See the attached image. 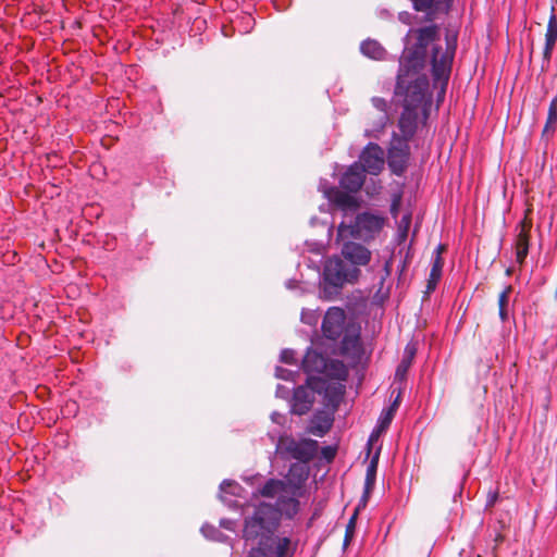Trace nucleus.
I'll return each instance as SVG.
<instances>
[{"label": "nucleus", "instance_id": "f257e3e1", "mask_svg": "<svg viewBox=\"0 0 557 557\" xmlns=\"http://www.w3.org/2000/svg\"><path fill=\"white\" fill-rule=\"evenodd\" d=\"M440 38V27L430 24L422 27H411L404 37V50L399 58L397 79L414 81L428 78L423 72L426 65V49L432 45L431 72L435 84L445 87L451 72V65L457 48V35L447 34L446 48L442 49L435 42Z\"/></svg>", "mask_w": 557, "mask_h": 557}, {"label": "nucleus", "instance_id": "f03ea898", "mask_svg": "<svg viewBox=\"0 0 557 557\" xmlns=\"http://www.w3.org/2000/svg\"><path fill=\"white\" fill-rule=\"evenodd\" d=\"M429 78L414 81L397 79L394 89L396 103L403 108L398 119V129L406 137H414L419 125L429 119L431 99Z\"/></svg>", "mask_w": 557, "mask_h": 557}, {"label": "nucleus", "instance_id": "7ed1b4c3", "mask_svg": "<svg viewBox=\"0 0 557 557\" xmlns=\"http://www.w3.org/2000/svg\"><path fill=\"white\" fill-rule=\"evenodd\" d=\"M323 336L330 341L341 338L339 354L356 364L360 362L363 348L360 342V330L346 322V313L341 307H330L322 320Z\"/></svg>", "mask_w": 557, "mask_h": 557}, {"label": "nucleus", "instance_id": "20e7f679", "mask_svg": "<svg viewBox=\"0 0 557 557\" xmlns=\"http://www.w3.org/2000/svg\"><path fill=\"white\" fill-rule=\"evenodd\" d=\"M280 527V519L274 506L269 503L258 504L252 513L244 521L243 537L247 543L262 546H275L281 536L275 532Z\"/></svg>", "mask_w": 557, "mask_h": 557}, {"label": "nucleus", "instance_id": "39448f33", "mask_svg": "<svg viewBox=\"0 0 557 557\" xmlns=\"http://www.w3.org/2000/svg\"><path fill=\"white\" fill-rule=\"evenodd\" d=\"M360 275V270L348 264L338 257L329 258L320 281V297L334 300L342 292L345 283H354Z\"/></svg>", "mask_w": 557, "mask_h": 557}, {"label": "nucleus", "instance_id": "423d86ee", "mask_svg": "<svg viewBox=\"0 0 557 557\" xmlns=\"http://www.w3.org/2000/svg\"><path fill=\"white\" fill-rule=\"evenodd\" d=\"M289 475L297 476V483L290 484L287 493L281 494L273 505L280 520L282 516L293 519L298 513L300 505L298 497L301 495L300 486L307 480L308 472L304 466L293 465L289 468Z\"/></svg>", "mask_w": 557, "mask_h": 557}, {"label": "nucleus", "instance_id": "0eeeda50", "mask_svg": "<svg viewBox=\"0 0 557 557\" xmlns=\"http://www.w3.org/2000/svg\"><path fill=\"white\" fill-rule=\"evenodd\" d=\"M318 442L311 438L295 440L292 436H281L276 444V453L284 459H296L308 462L317 455Z\"/></svg>", "mask_w": 557, "mask_h": 557}, {"label": "nucleus", "instance_id": "6e6552de", "mask_svg": "<svg viewBox=\"0 0 557 557\" xmlns=\"http://www.w3.org/2000/svg\"><path fill=\"white\" fill-rule=\"evenodd\" d=\"M307 383L315 388L318 394L323 395L326 407L331 408L333 412L337 410L345 394L344 384L321 376H309Z\"/></svg>", "mask_w": 557, "mask_h": 557}, {"label": "nucleus", "instance_id": "1a4fd4ad", "mask_svg": "<svg viewBox=\"0 0 557 557\" xmlns=\"http://www.w3.org/2000/svg\"><path fill=\"white\" fill-rule=\"evenodd\" d=\"M384 219L370 212L358 213L350 227V235L357 239L369 240L383 227Z\"/></svg>", "mask_w": 557, "mask_h": 557}, {"label": "nucleus", "instance_id": "9d476101", "mask_svg": "<svg viewBox=\"0 0 557 557\" xmlns=\"http://www.w3.org/2000/svg\"><path fill=\"white\" fill-rule=\"evenodd\" d=\"M364 173L377 175L384 168V150L375 143H369L360 153L358 161Z\"/></svg>", "mask_w": 557, "mask_h": 557}, {"label": "nucleus", "instance_id": "9b49d317", "mask_svg": "<svg viewBox=\"0 0 557 557\" xmlns=\"http://www.w3.org/2000/svg\"><path fill=\"white\" fill-rule=\"evenodd\" d=\"M317 391L307 382L294 388L290 398V412L297 416L306 414L312 408Z\"/></svg>", "mask_w": 557, "mask_h": 557}, {"label": "nucleus", "instance_id": "f8f14e48", "mask_svg": "<svg viewBox=\"0 0 557 557\" xmlns=\"http://www.w3.org/2000/svg\"><path fill=\"white\" fill-rule=\"evenodd\" d=\"M290 544V539L283 536L277 540L275 546H252L246 557H292Z\"/></svg>", "mask_w": 557, "mask_h": 557}, {"label": "nucleus", "instance_id": "ddd939ff", "mask_svg": "<svg viewBox=\"0 0 557 557\" xmlns=\"http://www.w3.org/2000/svg\"><path fill=\"white\" fill-rule=\"evenodd\" d=\"M342 255L346 261L350 264L348 267H359L367 265L371 260V251L363 245L347 242L342 247Z\"/></svg>", "mask_w": 557, "mask_h": 557}, {"label": "nucleus", "instance_id": "4468645a", "mask_svg": "<svg viewBox=\"0 0 557 557\" xmlns=\"http://www.w3.org/2000/svg\"><path fill=\"white\" fill-rule=\"evenodd\" d=\"M364 180V169L359 162H354L342 175L339 186L348 193H357L362 187Z\"/></svg>", "mask_w": 557, "mask_h": 557}, {"label": "nucleus", "instance_id": "2eb2a0df", "mask_svg": "<svg viewBox=\"0 0 557 557\" xmlns=\"http://www.w3.org/2000/svg\"><path fill=\"white\" fill-rule=\"evenodd\" d=\"M327 360V356L319 352L315 349L308 348L301 360V369L305 373H307V377L317 376L315 374H323Z\"/></svg>", "mask_w": 557, "mask_h": 557}, {"label": "nucleus", "instance_id": "dca6fc26", "mask_svg": "<svg viewBox=\"0 0 557 557\" xmlns=\"http://www.w3.org/2000/svg\"><path fill=\"white\" fill-rule=\"evenodd\" d=\"M413 9L419 12H425L428 22H432L436 12L447 13L451 5V0H410Z\"/></svg>", "mask_w": 557, "mask_h": 557}, {"label": "nucleus", "instance_id": "f3484780", "mask_svg": "<svg viewBox=\"0 0 557 557\" xmlns=\"http://www.w3.org/2000/svg\"><path fill=\"white\" fill-rule=\"evenodd\" d=\"M332 414L325 411L315 412L308 425V432L315 436H324L333 425Z\"/></svg>", "mask_w": 557, "mask_h": 557}, {"label": "nucleus", "instance_id": "a211bd4d", "mask_svg": "<svg viewBox=\"0 0 557 557\" xmlns=\"http://www.w3.org/2000/svg\"><path fill=\"white\" fill-rule=\"evenodd\" d=\"M289 483L280 479H269L258 488V494L265 498L278 497L283 493H287Z\"/></svg>", "mask_w": 557, "mask_h": 557}, {"label": "nucleus", "instance_id": "6ab92c4d", "mask_svg": "<svg viewBox=\"0 0 557 557\" xmlns=\"http://www.w3.org/2000/svg\"><path fill=\"white\" fill-rule=\"evenodd\" d=\"M323 375L325 376L324 379L336 380L335 382L346 381L348 369L343 361L329 358Z\"/></svg>", "mask_w": 557, "mask_h": 557}, {"label": "nucleus", "instance_id": "aec40b11", "mask_svg": "<svg viewBox=\"0 0 557 557\" xmlns=\"http://www.w3.org/2000/svg\"><path fill=\"white\" fill-rule=\"evenodd\" d=\"M410 153L391 151L387 152V164L392 173L400 176L405 173Z\"/></svg>", "mask_w": 557, "mask_h": 557}, {"label": "nucleus", "instance_id": "412c9836", "mask_svg": "<svg viewBox=\"0 0 557 557\" xmlns=\"http://www.w3.org/2000/svg\"><path fill=\"white\" fill-rule=\"evenodd\" d=\"M361 53L373 60H383L386 54L384 47L374 39H366L360 44Z\"/></svg>", "mask_w": 557, "mask_h": 557}, {"label": "nucleus", "instance_id": "4be33fe9", "mask_svg": "<svg viewBox=\"0 0 557 557\" xmlns=\"http://www.w3.org/2000/svg\"><path fill=\"white\" fill-rule=\"evenodd\" d=\"M325 196L343 209L356 207V200L346 190L343 191L337 189L336 187H331L329 190L325 191Z\"/></svg>", "mask_w": 557, "mask_h": 557}, {"label": "nucleus", "instance_id": "5701e85b", "mask_svg": "<svg viewBox=\"0 0 557 557\" xmlns=\"http://www.w3.org/2000/svg\"><path fill=\"white\" fill-rule=\"evenodd\" d=\"M557 40V18L555 14H552L547 24L545 34V48L544 55L548 58Z\"/></svg>", "mask_w": 557, "mask_h": 557}, {"label": "nucleus", "instance_id": "b1692460", "mask_svg": "<svg viewBox=\"0 0 557 557\" xmlns=\"http://www.w3.org/2000/svg\"><path fill=\"white\" fill-rule=\"evenodd\" d=\"M443 264V258L435 257L434 260L432 261V268L430 271V276L426 285L428 292H432L435 289L438 281L442 277Z\"/></svg>", "mask_w": 557, "mask_h": 557}, {"label": "nucleus", "instance_id": "393cba45", "mask_svg": "<svg viewBox=\"0 0 557 557\" xmlns=\"http://www.w3.org/2000/svg\"><path fill=\"white\" fill-rule=\"evenodd\" d=\"M201 533L206 539H208L210 541H214V542H219V543H227L230 541L228 535H226L222 531H220L219 528H216L212 524H209V523H205L201 527Z\"/></svg>", "mask_w": 557, "mask_h": 557}, {"label": "nucleus", "instance_id": "a878e982", "mask_svg": "<svg viewBox=\"0 0 557 557\" xmlns=\"http://www.w3.org/2000/svg\"><path fill=\"white\" fill-rule=\"evenodd\" d=\"M242 486L232 480H223L220 484V498L222 502L226 503L228 506H232L231 503L227 502L224 494H230L233 496H239L242 492Z\"/></svg>", "mask_w": 557, "mask_h": 557}, {"label": "nucleus", "instance_id": "bb28decb", "mask_svg": "<svg viewBox=\"0 0 557 557\" xmlns=\"http://www.w3.org/2000/svg\"><path fill=\"white\" fill-rule=\"evenodd\" d=\"M529 253V235L524 230H521L517 238V252L516 259L519 263H523Z\"/></svg>", "mask_w": 557, "mask_h": 557}, {"label": "nucleus", "instance_id": "cd10ccee", "mask_svg": "<svg viewBox=\"0 0 557 557\" xmlns=\"http://www.w3.org/2000/svg\"><path fill=\"white\" fill-rule=\"evenodd\" d=\"M413 137H406L403 134L398 135L397 133H393L388 150L410 153L409 141Z\"/></svg>", "mask_w": 557, "mask_h": 557}, {"label": "nucleus", "instance_id": "c85d7f7f", "mask_svg": "<svg viewBox=\"0 0 557 557\" xmlns=\"http://www.w3.org/2000/svg\"><path fill=\"white\" fill-rule=\"evenodd\" d=\"M380 453H381V449L379 448L371 457V460L367 467L366 479H364V483H367V487L375 485Z\"/></svg>", "mask_w": 557, "mask_h": 557}, {"label": "nucleus", "instance_id": "c756f323", "mask_svg": "<svg viewBox=\"0 0 557 557\" xmlns=\"http://www.w3.org/2000/svg\"><path fill=\"white\" fill-rule=\"evenodd\" d=\"M399 398H400V394H398L395 398V400L392 403V405L384 409L379 418V426L382 429V430H385L389 426L392 420H393V417L398 408V405H399Z\"/></svg>", "mask_w": 557, "mask_h": 557}, {"label": "nucleus", "instance_id": "7c9ffc66", "mask_svg": "<svg viewBox=\"0 0 557 557\" xmlns=\"http://www.w3.org/2000/svg\"><path fill=\"white\" fill-rule=\"evenodd\" d=\"M512 287L510 285L506 286L504 290L498 296V315L502 322L508 321L509 314L507 311L509 295L511 293Z\"/></svg>", "mask_w": 557, "mask_h": 557}, {"label": "nucleus", "instance_id": "2f4dec72", "mask_svg": "<svg viewBox=\"0 0 557 557\" xmlns=\"http://www.w3.org/2000/svg\"><path fill=\"white\" fill-rule=\"evenodd\" d=\"M388 121V113H379V116L373 122L372 127L366 129V136L377 138L379 134L384 131Z\"/></svg>", "mask_w": 557, "mask_h": 557}, {"label": "nucleus", "instance_id": "473e14b6", "mask_svg": "<svg viewBox=\"0 0 557 557\" xmlns=\"http://www.w3.org/2000/svg\"><path fill=\"white\" fill-rule=\"evenodd\" d=\"M555 122H557V97H555L549 103L544 132H547L550 128V125Z\"/></svg>", "mask_w": 557, "mask_h": 557}, {"label": "nucleus", "instance_id": "72a5a7b5", "mask_svg": "<svg viewBox=\"0 0 557 557\" xmlns=\"http://www.w3.org/2000/svg\"><path fill=\"white\" fill-rule=\"evenodd\" d=\"M319 313L317 312V310H311V309H302L301 311V315H300V319H301V322L305 323V324H308V325H317L318 321H319Z\"/></svg>", "mask_w": 557, "mask_h": 557}, {"label": "nucleus", "instance_id": "f704fd0d", "mask_svg": "<svg viewBox=\"0 0 557 557\" xmlns=\"http://www.w3.org/2000/svg\"><path fill=\"white\" fill-rule=\"evenodd\" d=\"M411 364V356H408L407 358H403V360L400 361V363L398 364L397 369H396V377L403 380L405 379L407 372H408V369Z\"/></svg>", "mask_w": 557, "mask_h": 557}, {"label": "nucleus", "instance_id": "c9c22d12", "mask_svg": "<svg viewBox=\"0 0 557 557\" xmlns=\"http://www.w3.org/2000/svg\"><path fill=\"white\" fill-rule=\"evenodd\" d=\"M356 516H357V513H354V516L349 519L348 524L346 527L345 537H344V543H343L344 546H347L354 536L355 527H356Z\"/></svg>", "mask_w": 557, "mask_h": 557}, {"label": "nucleus", "instance_id": "e433bc0d", "mask_svg": "<svg viewBox=\"0 0 557 557\" xmlns=\"http://www.w3.org/2000/svg\"><path fill=\"white\" fill-rule=\"evenodd\" d=\"M296 372H293L288 369L276 367L275 369V376L277 379L284 380V381H295Z\"/></svg>", "mask_w": 557, "mask_h": 557}, {"label": "nucleus", "instance_id": "4c0bfd02", "mask_svg": "<svg viewBox=\"0 0 557 557\" xmlns=\"http://www.w3.org/2000/svg\"><path fill=\"white\" fill-rule=\"evenodd\" d=\"M296 352L293 349L285 348L281 351L280 360L284 363L293 364L296 363Z\"/></svg>", "mask_w": 557, "mask_h": 557}, {"label": "nucleus", "instance_id": "58836bf2", "mask_svg": "<svg viewBox=\"0 0 557 557\" xmlns=\"http://www.w3.org/2000/svg\"><path fill=\"white\" fill-rule=\"evenodd\" d=\"M372 106L380 112V113H387V101L382 97H373L371 99Z\"/></svg>", "mask_w": 557, "mask_h": 557}, {"label": "nucleus", "instance_id": "ea45409f", "mask_svg": "<svg viewBox=\"0 0 557 557\" xmlns=\"http://www.w3.org/2000/svg\"><path fill=\"white\" fill-rule=\"evenodd\" d=\"M391 271H392V263H391V260H386L384 262V265H383V275L381 276L380 278V287L383 286L386 277H388L391 275Z\"/></svg>", "mask_w": 557, "mask_h": 557}, {"label": "nucleus", "instance_id": "a19ab883", "mask_svg": "<svg viewBox=\"0 0 557 557\" xmlns=\"http://www.w3.org/2000/svg\"><path fill=\"white\" fill-rule=\"evenodd\" d=\"M275 395H276V397H280V398H283V399H288L289 395H290V391H289L288 387H286V386H284L282 384H278L276 386Z\"/></svg>", "mask_w": 557, "mask_h": 557}, {"label": "nucleus", "instance_id": "79ce46f5", "mask_svg": "<svg viewBox=\"0 0 557 557\" xmlns=\"http://www.w3.org/2000/svg\"><path fill=\"white\" fill-rule=\"evenodd\" d=\"M374 486H369L367 487V483H364V486H363V493H362V496L360 498V502H359V507L360 506H366L372 491H373Z\"/></svg>", "mask_w": 557, "mask_h": 557}, {"label": "nucleus", "instance_id": "37998d69", "mask_svg": "<svg viewBox=\"0 0 557 557\" xmlns=\"http://www.w3.org/2000/svg\"><path fill=\"white\" fill-rule=\"evenodd\" d=\"M374 486H369L367 487V483H364V486H363V493H362V496L360 498V502H359V507L360 506H366L372 491H373Z\"/></svg>", "mask_w": 557, "mask_h": 557}, {"label": "nucleus", "instance_id": "c03bdc74", "mask_svg": "<svg viewBox=\"0 0 557 557\" xmlns=\"http://www.w3.org/2000/svg\"><path fill=\"white\" fill-rule=\"evenodd\" d=\"M220 527L225 530H228V531H234L235 530V521L232 519L223 518L220 520Z\"/></svg>", "mask_w": 557, "mask_h": 557}, {"label": "nucleus", "instance_id": "a18cd8bd", "mask_svg": "<svg viewBox=\"0 0 557 557\" xmlns=\"http://www.w3.org/2000/svg\"><path fill=\"white\" fill-rule=\"evenodd\" d=\"M398 20L404 24H410L412 20V14L407 11L399 12Z\"/></svg>", "mask_w": 557, "mask_h": 557}, {"label": "nucleus", "instance_id": "49530a36", "mask_svg": "<svg viewBox=\"0 0 557 557\" xmlns=\"http://www.w3.org/2000/svg\"><path fill=\"white\" fill-rule=\"evenodd\" d=\"M271 420H272V422H274L276 424H283L285 418L282 413L277 412V411H273L271 413Z\"/></svg>", "mask_w": 557, "mask_h": 557}, {"label": "nucleus", "instance_id": "de8ad7c7", "mask_svg": "<svg viewBox=\"0 0 557 557\" xmlns=\"http://www.w3.org/2000/svg\"><path fill=\"white\" fill-rule=\"evenodd\" d=\"M444 250H445V247L442 244L437 245L433 251L432 261L434 260L435 257L442 258V252Z\"/></svg>", "mask_w": 557, "mask_h": 557}, {"label": "nucleus", "instance_id": "09e8293b", "mask_svg": "<svg viewBox=\"0 0 557 557\" xmlns=\"http://www.w3.org/2000/svg\"><path fill=\"white\" fill-rule=\"evenodd\" d=\"M297 284H298V282L296 280H288V281H286L285 286L288 289H295Z\"/></svg>", "mask_w": 557, "mask_h": 557}, {"label": "nucleus", "instance_id": "8fccbe9b", "mask_svg": "<svg viewBox=\"0 0 557 557\" xmlns=\"http://www.w3.org/2000/svg\"><path fill=\"white\" fill-rule=\"evenodd\" d=\"M496 499H497V494H496V493L491 494V495L488 496V499H487V506H492V505H494V503L496 502Z\"/></svg>", "mask_w": 557, "mask_h": 557}, {"label": "nucleus", "instance_id": "3c124183", "mask_svg": "<svg viewBox=\"0 0 557 557\" xmlns=\"http://www.w3.org/2000/svg\"><path fill=\"white\" fill-rule=\"evenodd\" d=\"M374 438V433H372L369 437V441H368V453H370V449H371V443Z\"/></svg>", "mask_w": 557, "mask_h": 557}, {"label": "nucleus", "instance_id": "603ef678", "mask_svg": "<svg viewBox=\"0 0 557 557\" xmlns=\"http://www.w3.org/2000/svg\"><path fill=\"white\" fill-rule=\"evenodd\" d=\"M408 354H410L409 356H411V357L413 356V351H411V350H408Z\"/></svg>", "mask_w": 557, "mask_h": 557}, {"label": "nucleus", "instance_id": "864d4df0", "mask_svg": "<svg viewBox=\"0 0 557 557\" xmlns=\"http://www.w3.org/2000/svg\"><path fill=\"white\" fill-rule=\"evenodd\" d=\"M247 18H248V21H252L255 23V21L252 20L251 16H248Z\"/></svg>", "mask_w": 557, "mask_h": 557}]
</instances>
